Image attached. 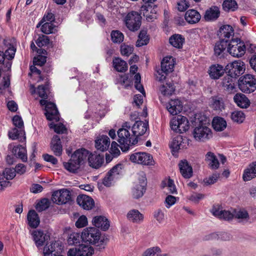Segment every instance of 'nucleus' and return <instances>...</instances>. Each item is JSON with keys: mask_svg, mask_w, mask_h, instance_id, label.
Masks as SVG:
<instances>
[{"mask_svg": "<svg viewBox=\"0 0 256 256\" xmlns=\"http://www.w3.org/2000/svg\"><path fill=\"white\" fill-rule=\"evenodd\" d=\"M234 216L238 219H246L248 218L249 215L248 212L244 210H234Z\"/></svg>", "mask_w": 256, "mask_h": 256, "instance_id": "obj_59", "label": "nucleus"}, {"mask_svg": "<svg viewBox=\"0 0 256 256\" xmlns=\"http://www.w3.org/2000/svg\"><path fill=\"white\" fill-rule=\"evenodd\" d=\"M89 154V151L84 148L76 150L71 156L68 162H64V168L70 172L76 173L88 160Z\"/></svg>", "mask_w": 256, "mask_h": 256, "instance_id": "obj_3", "label": "nucleus"}, {"mask_svg": "<svg viewBox=\"0 0 256 256\" xmlns=\"http://www.w3.org/2000/svg\"><path fill=\"white\" fill-rule=\"evenodd\" d=\"M82 240L96 245L99 250L105 248L107 238L101 236L100 232L96 228L90 227L84 229L82 232Z\"/></svg>", "mask_w": 256, "mask_h": 256, "instance_id": "obj_2", "label": "nucleus"}, {"mask_svg": "<svg viewBox=\"0 0 256 256\" xmlns=\"http://www.w3.org/2000/svg\"><path fill=\"white\" fill-rule=\"evenodd\" d=\"M77 249L80 256H92L94 252L93 248L88 245H80V246Z\"/></svg>", "mask_w": 256, "mask_h": 256, "instance_id": "obj_44", "label": "nucleus"}, {"mask_svg": "<svg viewBox=\"0 0 256 256\" xmlns=\"http://www.w3.org/2000/svg\"><path fill=\"white\" fill-rule=\"evenodd\" d=\"M148 122H144L141 120L136 122L131 130V132L133 133L135 137L138 139V137L143 135L148 130Z\"/></svg>", "mask_w": 256, "mask_h": 256, "instance_id": "obj_15", "label": "nucleus"}, {"mask_svg": "<svg viewBox=\"0 0 256 256\" xmlns=\"http://www.w3.org/2000/svg\"><path fill=\"white\" fill-rule=\"evenodd\" d=\"M156 6L152 4L144 5L141 7V11L148 22H153L156 18Z\"/></svg>", "mask_w": 256, "mask_h": 256, "instance_id": "obj_17", "label": "nucleus"}, {"mask_svg": "<svg viewBox=\"0 0 256 256\" xmlns=\"http://www.w3.org/2000/svg\"><path fill=\"white\" fill-rule=\"evenodd\" d=\"M160 253H161V250L159 247H152L147 249L142 256H158Z\"/></svg>", "mask_w": 256, "mask_h": 256, "instance_id": "obj_54", "label": "nucleus"}, {"mask_svg": "<svg viewBox=\"0 0 256 256\" xmlns=\"http://www.w3.org/2000/svg\"><path fill=\"white\" fill-rule=\"evenodd\" d=\"M2 176H4V180L8 181V180H12L16 176V170L14 168H6L3 171Z\"/></svg>", "mask_w": 256, "mask_h": 256, "instance_id": "obj_53", "label": "nucleus"}, {"mask_svg": "<svg viewBox=\"0 0 256 256\" xmlns=\"http://www.w3.org/2000/svg\"><path fill=\"white\" fill-rule=\"evenodd\" d=\"M180 172L182 176L185 178H189L192 176V166L186 160H182L178 164Z\"/></svg>", "mask_w": 256, "mask_h": 256, "instance_id": "obj_20", "label": "nucleus"}, {"mask_svg": "<svg viewBox=\"0 0 256 256\" xmlns=\"http://www.w3.org/2000/svg\"><path fill=\"white\" fill-rule=\"evenodd\" d=\"M93 224L98 228H100L104 231L108 230L110 227L108 220L104 216H96L92 220Z\"/></svg>", "mask_w": 256, "mask_h": 256, "instance_id": "obj_25", "label": "nucleus"}, {"mask_svg": "<svg viewBox=\"0 0 256 256\" xmlns=\"http://www.w3.org/2000/svg\"><path fill=\"white\" fill-rule=\"evenodd\" d=\"M52 200L58 204H65L71 200L70 192L64 188L56 191L52 194Z\"/></svg>", "mask_w": 256, "mask_h": 256, "instance_id": "obj_12", "label": "nucleus"}, {"mask_svg": "<svg viewBox=\"0 0 256 256\" xmlns=\"http://www.w3.org/2000/svg\"><path fill=\"white\" fill-rule=\"evenodd\" d=\"M123 168L124 166L122 164H118L110 169L109 171L110 173H111L115 178H117L118 175L122 174Z\"/></svg>", "mask_w": 256, "mask_h": 256, "instance_id": "obj_56", "label": "nucleus"}, {"mask_svg": "<svg viewBox=\"0 0 256 256\" xmlns=\"http://www.w3.org/2000/svg\"><path fill=\"white\" fill-rule=\"evenodd\" d=\"M235 78L228 74L222 78L221 84L225 90L228 92H232L235 88Z\"/></svg>", "mask_w": 256, "mask_h": 256, "instance_id": "obj_28", "label": "nucleus"}, {"mask_svg": "<svg viewBox=\"0 0 256 256\" xmlns=\"http://www.w3.org/2000/svg\"><path fill=\"white\" fill-rule=\"evenodd\" d=\"M41 30L45 34H54L57 31L56 26L51 22H46L42 24Z\"/></svg>", "mask_w": 256, "mask_h": 256, "instance_id": "obj_48", "label": "nucleus"}, {"mask_svg": "<svg viewBox=\"0 0 256 256\" xmlns=\"http://www.w3.org/2000/svg\"><path fill=\"white\" fill-rule=\"evenodd\" d=\"M88 224L86 217L82 215L80 216L76 222L75 225L78 228H82L86 226Z\"/></svg>", "mask_w": 256, "mask_h": 256, "instance_id": "obj_63", "label": "nucleus"}, {"mask_svg": "<svg viewBox=\"0 0 256 256\" xmlns=\"http://www.w3.org/2000/svg\"><path fill=\"white\" fill-rule=\"evenodd\" d=\"M238 87L244 92H254L256 90V79L251 74H246L240 78Z\"/></svg>", "mask_w": 256, "mask_h": 256, "instance_id": "obj_7", "label": "nucleus"}, {"mask_svg": "<svg viewBox=\"0 0 256 256\" xmlns=\"http://www.w3.org/2000/svg\"><path fill=\"white\" fill-rule=\"evenodd\" d=\"M228 40H220V41L216 43L214 47V54L215 56L222 58L224 56L226 52V48H228Z\"/></svg>", "mask_w": 256, "mask_h": 256, "instance_id": "obj_18", "label": "nucleus"}, {"mask_svg": "<svg viewBox=\"0 0 256 256\" xmlns=\"http://www.w3.org/2000/svg\"><path fill=\"white\" fill-rule=\"evenodd\" d=\"M245 70L244 62L241 60H236L228 64L224 68L226 73L236 78L242 74Z\"/></svg>", "mask_w": 256, "mask_h": 256, "instance_id": "obj_9", "label": "nucleus"}, {"mask_svg": "<svg viewBox=\"0 0 256 256\" xmlns=\"http://www.w3.org/2000/svg\"><path fill=\"white\" fill-rule=\"evenodd\" d=\"M111 40L114 43L120 44L123 42L124 35L118 30H113L110 34Z\"/></svg>", "mask_w": 256, "mask_h": 256, "instance_id": "obj_47", "label": "nucleus"}, {"mask_svg": "<svg viewBox=\"0 0 256 256\" xmlns=\"http://www.w3.org/2000/svg\"><path fill=\"white\" fill-rule=\"evenodd\" d=\"M130 160L134 163L147 166L154 165V162L152 156L144 152H136L131 154Z\"/></svg>", "mask_w": 256, "mask_h": 256, "instance_id": "obj_11", "label": "nucleus"}, {"mask_svg": "<svg viewBox=\"0 0 256 256\" xmlns=\"http://www.w3.org/2000/svg\"><path fill=\"white\" fill-rule=\"evenodd\" d=\"M33 240L37 247L44 244L45 242L50 239V236L48 233H44L42 230H34L32 234Z\"/></svg>", "mask_w": 256, "mask_h": 256, "instance_id": "obj_16", "label": "nucleus"}, {"mask_svg": "<svg viewBox=\"0 0 256 256\" xmlns=\"http://www.w3.org/2000/svg\"><path fill=\"white\" fill-rule=\"evenodd\" d=\"M166 108L172 115H176L182 110V104L178 99L171 100L166 105Z\"/></svg>", "mask_w": 256, "mask_h": 256, "instance_id": "obj_19", "label": "nucleus"}, {"mask_svg": "<svg viewBox=\"0 0 256 256\" xmlns=\"http://www.w3.org/2000/svg\"><path fill=\"white\" fill-rule=\"evenodd\" d=\"M192 134L194 139L200 142H205L212 136L210 128L202 124H200L194 128Z\"/></svg>", "mask_w": 256, "mask_h": 256, "instance_id": "obj_8", "label": "nucleus"}, {"mask_svg": "<svg viewBox=\"0 0 256 256\" xmlns=\"http://www.w3.org/2000/svg\"><path fill=\"white\" fill-rule=\"evenodd\" d=\"M142 16L136 12H128L124 18V22L127 28L130 31L135 32L140 29L142 24Z\"/></svg>", "mask_w": 256, "mask_h": 256, "instance_id": "obj_6", "label": "nucleus"}, {"mask_svg": "<svg viewBox=\"0 0 256 256\" xmlns=\"http://www.w3.org/2000/svg\"><path fill=\"white\" fill-rule=\"evenodd\" d=\"M110 145V140L107 136L102 135L98 137L95 140V147L100 152H105L108 150Z\"/></svg>", "mask_w": 256, "mask_h": 256, "instance_id": "obj_22", "label": "nucleus"}, {"mask_svg": "<svg viewBox=\"0 0 256 256\" xmlns=\"http://www.w3.org/2000/svg\"><path fill=\"white\" fill-rule=\"evenodd\" d=\"M174 68V61L172 57H165L161 62V68L156 74V80L162 82L166 78V76L172 72Z\"/></svg>", "mask_w": 256, "mask_h": 256, "instance_id": "obj_5", "label": "nucleus"}, {"mask_svg": "<svg viewBox=\"0 0 256 256\" xmlns=\"http://www.w3.org/2000/svg\"><path fill=\"white\" fill-rule=\"evenodd\" d=\"M114 178H116L108 172L103 178L102 184L106 186H110Z\"/></svg>", "mask_w": 256, "mask_h": 256, "instance_id": "obj_62", "label": "nucleus"}, {"mask_svg": "<svg viewBox=\"0 0 256 256\" xmlns=\"http://www.w3.org/2000/svg\"><path fill=\"white\" fill-rule=\"evenodd\" d=\"M130 130L131 131L130 126H128L127 122H126L117 132V141L120 144V149L124 152L128 151L130 146L136 144L138 142L137 138L135 137Z\"/></svg>", "mask_w": 256, "mask_h": 256, "instance_id": "obj_4", "label": "nucleus"}, {"mask_svg": "<svg viewBox=\"0 0 256 256\" xmlns=\"http://www.w3.org/2000/svg\"><path fill=\"white\" fill-rule=\"evenodd\" d=\"M184 140L182 136L178 135L174 138L172 140L170 144V146L172 149V152H178L181 148H184L185 145H184Z\"/></svg>", "mask_w": 256, "mask_h": 256, "instance_id": "obj_32", "label": "nucleus"}, {"mask_svg": "<svg viewBox=\"0 0 256 256\" xmlns=\"http://www.w3.org/2000/svg\"><path fill=\"white\" fill-rule=\"evenodd\" d=\"M88 161L90 166L95 168H98L102 165L104 162V158L100 154H89Z\"/></svg>", "mask_w": 256, "mask_h": 256, "instance_id": "obj_30", "label": "nucleus"}, {"mask_svg": "<svg viewBox=\"0 0 256 256\" xmlns=\"http://www.w3.org/2000/svg\"><path fill=\"white\" fill-rule=\"evenodd\" d=\"M224 71L225 70L222 66L219 64L214 65L210 68L209 74L212 78L218 79L224 74Z\"/></svg>", "mask_w": 256, "mask_h": 256, "instance_id": "obj_37", "label": "nucleus"}, {"mask_svg": "<svg viewBox=\"0 0 256 256\" xmlns=\"http://www.w3.org/2000/svg\"><path fill=\"white\" fill-rule=\"evenodd\" d=\"M126 217L130 221L136 224L142 223L144 219L143 214L136 209L130 210L128 212Z\"/></svg>", "mask_w": 256, "mask_h": 256, "instance_id": "obj_27", "label": "nucleus"}, {"mask_svg": "<svg viewBox=\"0 0 256 256\" xmlns=\"http://www.w3.org/2000/svg\"><path fill=\"white\" fill-rule=\"evenodd\" d=\"M48 84L40 85L38 87V94L42 99L40 101L42 106H45L44 114L49 120H59V113L55 104L48 102L46 99L48 98Z\"/></svg>", "mask_w": 256, "mask_h": 256, "instance_id": "obj_1", "label": "nucleus"}, {"mask_svg": "<svg viewBox=\"0 0 256 256\" xmlns=\"http://www.w3.org/2000/svg\"><path fill=\"white\" fill-rule=\"evenodd\" d=\"M50 128H53L54 132L58 134H64L66 131V126L61 123L58 124L51 123L50 124Z\"/></svg>", "mask_w": 256, "mask_h": 256, "instance_id": "obj_55", "label": "nucleus"}, {"mask_svg": "<svg viewBox=\"0 0 256 256\" xmlns=\"http://www.w3.org/2000/svg\"><path fill=\"white\" fill-rule=\"evenodd\" d=\"M146 190V188L142 187V186L136 184L132 191L134 198H138L142 197L144 195Z\"/></svg>", "mask_w": 256, "mask_h": 256, "instance_id": "obj_51", "label": "nucleus"}, {"mask_svg": "<svg viewBox=\"0 0 256 256\" xmlns=\"http://www.w3.org/2000/svg\"><path fill=\"white\" fill-rule=\"evenodd\" d=\"M50 148L56 156H60L62 154V146L60 138L58 135L52 137L50 142Z\"/></svg>", "mask_w": 256, "mask_h": 256, "instance_id": "obj_24", "label": "nucleus"}, {"mask_svg": "<svg viewBox=\"0 0 256 256\" xmlns=\"http://www.w3.org/2000/svg\"><path fill=\"white\" fill-rule=\"evenodd\" d=\"M234 45L228 48L227 51L234 57H241L244 55L246 50V46L243 42H239V46Z\"/></svg>", "mask_w": 256, "mask_h": 256, "instance_id": "obj_23", "label": "nucleus"}, {"mask_svg": "<svg viewBox=\"0 0 256 256\" xmlns=\"http://www.w3.org/2000/svg\"><path fill=\"white\" fill-rule=\"evenodd\" d=\"M206 160L212 169H217L219 167V162L214 153L208 152L206 155Z\"/></svg>", "mask_w": 256, "mask_h": 256, "instance_id": "obj_42", "label": "nucleus"}, {"mask_svg": "<svg viewBox=\"0 0 256 256\" xmlns=\"http://www.w3.org/2000/svg\"><path fill=\"white\" fill-rule=\"evenodd\" d=\"M50 204L48 199L46 198H42L36 204V208L39 212H42L49 208Z\"/></svg>", "mask_w": 256, "mask_h": 256, "instance_id": "obj_52", "label": "nucleus"}, {"mask_svg": "<svg viewBox=\"0 0 256 256\" xmlns=\"http://www.w3.org/2000/svg\"><path fill=\"white\" fill-rule=\"evenodd\" d=\"M172 129L176 132L182 133L188 130L190 128L189 122L187 118L178 116L177 118H173L170 122Z\"/></svg>", "mask_w": 256, "mask_h": 256, "instance_id": "obj_10", "label": "nucleus"}, {"mask_svg": "<svg viewBox=\"0 0 256 256\" xmlns=\"http://www.w3.org/2000/svg\"><path fill=\"white\" fill-rule=\"evenodd\" d=\"M220 12L217 6H213L208 10L204 14V19L206 21L214 20L220 16Z\"/></svg>", "mask_w": 256, "mask_h": 256, "instance_id": "obj_36", "label": "nucleus"}, {"mask_svg": "<svg viewBox=\"0 0 256 256\" xmlns=\"http://www.w3.org/2000/svg\"><path fill=\"white\" fill-rule=\"evenodd\" d=\"M160 91L164 96L172 95L175 91V88L172 82H166V84H162L160 86Z\"/></svg>", "mask_w": 256, "mask_h": 256, "instance_id": "obj_43", "label": "nucleus"}, {"mask_svg": "<svg viewBox=\"0 0 256 256\" xmlns=\"http://www.w3.org/2000/svg\"><path fill=\"white\" fill-rule=\"evenodd\" d=\"M108 6L109 11L114 14H121L123 12L122 10H123L124 8L120 5L116 0H109Z\"/></svg>", "mask_w": 256, "mask_h": 256, "instance_id": "obj_41", "label": "nucleus"}, {"mask_svg": "<svg viewBox=\"0 0 256 256\" xmlns=\"http://www.w3.org/2000/svg\"><path fill=\"white\" fill-rule=\"evenodd\" d=\"M120 52L122 55L128 56L132 52L133 48L128 45L122 44Z\"/></svg>", "mask_w": 256, "mask_h": 256, "instance_id": "obj_60", "label": "nucleus"}, {"mask_svg": "<svg viewBox=\"0 0 256 256\" xmlns=\"http://www.w3.org/2000/svg\"><path fill=\"white\" fill-rule=\"evenodd\" d=\"M230 118L232 121L237 123H242L244 120L245 116L242 111L236 110L232 112Z\"/></svg>", "mask_w": 256, "mask_h": 256, "instance_id": "obj_50", "label": "nucleus"}, {"mask_svg": "<svg viewBox=\"0 0 256 256\" xmlns=\"http://www.w3.org/2000/svg\"><path fill=\"white\" fill-rule=\"evenodd\" d=\"M59 243L56 241L46 243L44 248L43 254L44 256H52L54 254L56 255L60 252Z\"/></svg>", "mask_w": 256, "mask_h": 256, "instance_id": "obj_21", "label": "nucleus"}, {"mask_svg": "<svg viewBox=\"0 0 256 256\" xmlns=\"http://www.w3.org/2000/svg\"><path fill=\"white\" fill-rule=\"evenodd\" d=\"M212 212L214 216L226 220H230L234 217V212L232 213L230 211L225 210H220L216 208H213Z\"/></svg>", "mask_w": 256, "mask_h": 256, "instance_id": "obj_34", "label": "nucleus"}, {"mask_svg": "<svg viewBox=\"0 0 256 256\" xmlns=\"http://www.w3.org/2000/svg\"><path fill=\"white\" fill-rule=\"evenodd\" d=\"M118 146V144L116 142H112L110 152L114 157H118L120 154Z\"/></svg>", "mask_w": 256, "mask_h": 256, "instance_id": "obj_61", "label": "nucleus"}, {"mask_svg": "<svg viewBox=\"0 0 256 256\" xmlns=\"http://www.w3.org/2000/svg\"><path fill=\"white\" fill-rule=\"evenodd\" d=\"M210 106L214 111L222 112L225 108L224 98L220 95L212 96L210 98Z\"/></svg>", "mask_w": 256, "mask_h": 256, "instance_id": "obj_14", "label": "nucleus"}, {"mask_svg": "<svg viewBox=\"0 0 256 256\" xmlns=\"http://www.w3.org/2000/svg\"><path fill=\"white\" fill-rule=\"evenodd\" d=\"M220 177V174L218 172H215L212 174V176H210L208 178H206L204 180V182L206 185L212 184L215 183L218 178Z\"/></svg>", "mask_w": 256, "mask_h": 256, "instance_id": "obj_57", "label": "nucleus"}, {"mask_svg": "<svg viewBox=\"0 0 256 256\" xmlns=\"http://www.w3.org/2000/svg\"><path fill=\"white\" fill-rule=\"evenodd\" d=\"M149 42V38L146 35V32L144 30H140L138 34V39L136 42V46L140 47L147 44Z\"/></svg>", "mask_w": 256, "mask_h": 256, "instance_id": "obj_45", "label": "nucleus"}, {"mask_svg": "<svg viewBox=\"0 0 256 256\" xmlns=\"http://www.w3.org/2000/svg\"><path fill=\"white\" fill-rule=\"evenodd\" d=\"M212 125L215 130L221 132L226 128L227 124L224 118L220 117H216L213 119Z\"/></svg>", "mask_w": 256, "mask_h": 256, "instance_id": "obj_39", "label": "nucleus"}, {"mask_svg": "<svg viewBox=\"0 0 256 256\" xmlns=\"http://www.w3.org/2000/svg\"><path fill=\"white\" fill-rule=\"evenodd\" d=\"M50 39L46 36L42 35L40 36L36 40V44L38 47H42L44 46H46L49 44Z\"/></svg>", "mask_w": 256, "mask_h": 256, "instance_id": "obj_58", "label": "nucleus"}, {"mask_svg": "<svg viewBox=\"0 0 256 256\" xmlns=\"http://www.w3.org/2000/svg\"><path fill=\"white\" fill-rule=\"evenodd\" d=\"M169 42L174 47L180 48L184 42V38L180 34H174L170 38Z\"/></svg>", "mask_w": 256, "mask_h": 256, "instance_id": "obj_38", "label": "nucleus"}, {"mask_svg": "<svg viewBox=\"0 0 256 256\" xmlns=\"http://www.w3.org/2000/svg\"><path fill=\"white\" fill-rule=\"evenodd\" d=\"M234 34V30L232 26L230 25H224L220 28L218 35L220 40H228V42L230 37Z\"/></svg>", "mask_w": 256, "mask_h": 256, "instance_id": "obj_31", "label": "nucleus"}, {"mask_svg": "<svg viewBox=\"0 0 256 256\" xmlns=\"http://www.w3.org/2000/svg\"><path fill=\"white\" fill-rule=\"evenodd\" d=\"M256 177V174H252V172L248 168L244 172L242 178L244 182L248 181Z\"/></svg>", "mask_w": 256, "mask_h": 256, "instance_id": "obj_64", "label": "nucleus"}, {"mask_svg": "<svg viewBox=\"0 0 256 256\" xmlns=\"http://www.w3.org/2000/svg\"><path fill=\"white\" fill-rule=\"evenodd\" d=\"M184 18L188 23L194 24L198 22L200 20L201 16L197 10L192 9L186 12Z\"/></svg>", "mask_w": 256, "mask_h": 256, "instance_id": "obj_26", "label": "nucleus"}, {"mask_svg": "<svg viewBox=\"0 0 256 256\" xmlns=\"http://www.w3.org/2000/svg\"><path fill=\"white\" fill-rule=\"evenodd\" d=\"M112 62L114 68L118 72H124L128 70L127 63L120 58H115Z\"/></svg>", "mask_w": 256, "mask_h": 256, "instance_id": "obj_40", "label": "nucleus"}, {"mask_svg": "<svg viewBox=\"0 0 256 256\" xmlns=\"http://www.w3.org/2000/svg\"><path fill=\"white\" fill-rule=\"evenodd\" d=\"M234 102L240 108H246L250 105V101L244 94H237L234 97Z\"/></svg>", "mask_w": 256, "mask_h": 256, "instance_id": "obj_33", "label": "nucleus"}, {"mask_svg": "<svg viewBox=\"0 0 256 256\" xmlns=\"http://www.w3.org/2000/svg\"><path fill=\"white\" fill-rule=\"evenodd\" d=\"M81 240H82V234H80L78 232H72L70 234L68 239V242L69 245H76L78 244L80 245Z\"/></svg>", "mask_w": 256, "mask_h": 256, "instance_id": "obj_46", "label": "nucleus"}, {"mask_svg": "<svg viewBox=\"0 0 256 256\" xmlns=\"http://www.w3.org/2000/svg\"><path fill=\"white\" fill-rule=\"evenodd\" d=\"M78 204L86 210H91L94 206V200L90 196L86 194H80L76 198Z\"/></svg>", "mask_w": 256, "mask_h": 256, "instance_id": "obj_13", "label": "nucleus"}, {"mask_svg": "<svg viewBox=\"0 0 256 256\" xmlns=\"http://www.w3.org/2000/svg\"><path fill=\"white\" fill-rule=\"evenodd\" d=\"M222 8L226 11H234L238 8V4L234 0H225L222 4Z\"/></svg>", "mask_w": 256, "mask_h": 256, "instance_id": "obj_49", "label": "nucleus"}, {"mask_svg": "<svg viewBox=\"0 0 256 256\" xmlns=\"http://www.w3.org/2000/svg\"><path fill=\"white\" fill-rule=\"evenodd\" d=\"M12 152L16 158H20L23 162L27 161L28 157L26 149L21 145L14 146Z\"/></svg>", "mask_w": 256, "mask_h": 256, "instance_id": "obj_35", "label": "nucleus"}, {"mask_svg": "<svg viewBox=\"0 0 256 256\" xmlns=\"http://www.w3.org/2000/svg\"><path fill=\"white\" fill-rule=\"evenodd\" d=\"M28 224L32 228H36L40 223V219L36 212L32 210H30L27 214Z\"/></svg>", "mask_w": 256, "mask_h": 256, "instance_id": "obj_29", "label": "nucleus"}]
</instances>
